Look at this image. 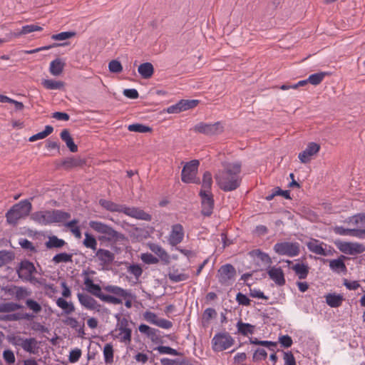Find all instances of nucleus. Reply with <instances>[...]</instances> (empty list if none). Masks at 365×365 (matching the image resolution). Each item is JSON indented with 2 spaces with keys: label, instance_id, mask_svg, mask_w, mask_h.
Returning a JSON list of instances; mask_svg holds the SVG:
<instances>
[{
  "label": "nucleus",
  "instance_id": "obj_1",
  "mask_svg": "<svg viewBox=\"0 0 365 365\" xmlns=\"http://www.w3.org/2000/svg\"><path fill=\"white\" fill-rule=\"evenodd\" d=\"M223 169L215 174V180L219 187L225 192H230L237 189L241 184L240 176L242 163L239 161L224 163Z\"/></svg>",
  "mask_w": 365,
  "mask_h": 365
},
{
  "label": "nucleus",
  "instance_id": "obj_2",
  "mask_svg": "<svg viewBox=\"0 0 365 365\" xmlns=\"http://www.w3.org/2000/svg\"><path fill=\"white\" fill-rule=\"evenodd\" d=\"M32 205L28 200H24L14 205L6 214L9 224L15 225L18 221L27 217L31 212Z\"/></svg>",
  "mask_w": 365,
  "mask_h": 365
},
{
  "label": "nucleus",
  "instance_id": "obj_3",
  "mask_svg": "<svg viewBox=\"0 0 365 365\" xmlns=\"http://www.w3.org/2000/svg\"><path fill=\"white\" fill-rule=\"evenodd\" d=\"M90 227L98 233L105 235V237L111 242H122L125 240L123 234L117 232L110 226L98 221H91Z\"/></svg>",
  "mask_w": 365,
  "mask_h": 365
},
{
  "label": "nucleus",
  "instance_id": "obj_4",
  "mask_svg": "<svg viewBox=\"0 0 365 365\" xmlns=\"http://www.w3.org/2000/svg\"><path fill=\"white\" fill-rule=\"evenodd\" d=\"M84 285L86 289L91 294L100 299L101 301L113 304H121V302L113 296L110 294H105L102 292L103 287L100 285L93 283V281L89 277L84 278Z\"/></svg>",
  "mask_w": 365,
  "mask_h": 365
},
{
  "label": "nucleus",
  "instance_id": "obj_5",
  "mask_svg": "<svg viewBox=\"0 0 365 365\" xmlns=\"http://www.w3.org/2000/svg\"><path fill=\"white\" fill-rule=\"evenodd\" d=\"M273 250L279 255L294 257L299 255L300 252V245L297 242H277L274 245Z\"/></svg>",
  "mask_w": 365,
  "mask_h": 365
},
{
  "label": "nucleus",
  "instance_id": "obj_6",
  "mask_svg": "<svg viewBox=\"0 0 365 365\" xmlns=\"http://www.w3.org/2000/svg\"><path fill=\"white\" fill-rule=\"evenodd\" d=\"M197 160H192L187 163L182 170L181 179L185 183H199L200 180L196 178L197 168L199 166Z\"/></svg>",
  "mask_w": 365,
  "mask_h": 365
},
{
  "label": "nucleus",
  "instance_id": "obj_7",
  "mask_svg": "<svg viewBox=\"0 0 365 365\" xmlns=\"http://www.w3.org/2000/svg\"><path fill=\"white\" fill-rule=\"evenodd\" d=\"M233 344L234 339L227 332L217 333L212 339V349L215 351L226 350Z\"/></svg>",
  "mask_w": 365,
  "mask_h": 365
},
{
  "label": "nucleus",
  "instance_id": "obj_8",
  "mask_svg": "<svg viewBox=\"0 0 365 365\" xmlns=\"http://www.w3.org/2000/svg\"><path fill=\"white\" fill-rule=\"evenodd\" d=\"M193 130L207 135H217L223 131V126L220 122L206 123L200 122L195 125Z\"/></svg>",
  "mask_w": 365,
  "mask_h": 365
},
{
  "label": "nucleus",
  "instance_id": "obj_9",
  "mask_svg": "<svg viewBox=\"0 0 365 365\" xmlns=\"http://www.w3.org/2000/svg\"><path fill=\"white\" fill-rule=\"evenodd\" d=\"M36 272V269L31 262L24 259L22 260L17 268V273L19 278L30 281L32 279V275Z\"/></svg>",
  "mask_w": 365,
  "mask_h": 365
},
{
  "label": "nucleus",
  "instance_id": "obj_10",
  "mask_svg": "<svg viewBox=\"0 0 365 365\" xmlns=\"http://www.w3.org/2000/svg\"><path fill=\"white\" fill-rule=\"evenodd\" d=\"M236 270L233 265L226 264L220 267L217 272L218 281L222 284H227L235 278Z\"/></svg>",
  "mask_w": 365,
  "mask_h": 365
},
{
  "label": "nucleus",
  "instance_id": "obj_11",
  "mask_svg": "<svg viewBox=\"0 0 365 365\" xmlns=\"http://www.w3.org/2000/svg\"><path fill=\"white\" fill-rule=\"evenodd\" d=\"M201 197L202 215L209 217L212 214L214 208V199L210 192H205L204 190H200L199 193Z\"/></svg>",
  "mask_w": 365,
  "mask_h": 365
},
{
  "label": "nucleus",
  "instance_id": "obj_12",
  "mask_svg": "<svg viewBox=\"0 0 365 365\" xmlns=\"http://www.w3.org/2000/svg\"><path fill=\"white\" fill-rule=\"evenodd\" d=\"M327 246L325 243L316 239H312L307 243V247L310 252L322 256H328L332 254L331 247H329V250H327Z\"/></svg>",
  "mask_w": 365,
  "mask_h": 365
},
{
  "label": "nucleus",
  "instance_id": "obj_13",
  "mask_svg": "<svg viewBox=\"0 0 365 365\" xmlns=\"http://www.w3.org/2000/svg\"><path fill=\"white\" fill-rule=\"evenodd\" d=\"M184 228L181 224H175L171 227L168 241L171 246H177L183 240Z\"/></svg>",
  "mask_w": 365,
  "mask_h": 365
},
{
  "label": "nucleus",
  "instance_id": "obj_14",
  "mask_svg": "<svg viewBox=\"0 0 365 365\" xmlns=\"http://www.w3.org/2000/svg\"><path fill=\"white\" fill-rule=\"evenodd\" d=\"M320 150V145L316 143H309L306 148L299 153L298 158L302 163H308L312 157Z\"/></svg>",
  "mask_w": 365,
  "mask_h": 365
},
{
  "label": "nucleus",
  "instance_id": "obj_15",
  "mask_svg": "<svg viewBox=\"0 0 365 365\" xmlns=\"http://www.w3.org/2000/svg\"><path fill=\"white\" fill-rule=\"evenodd\" d=\"M103 290L112 294L114 297L117 298L123 303V299L131 297V291L125 289L116 285L108 284L103 286Z\"/></svg>",
  "mask_w": 365,
  "mask_h": 365
},
{
  "label": "nucleus",
  "instance_id": "obj_16",
  "mask_svg": "<svg viewBox=\"0 0 365 365\" xmlns=\"http://www.w3.org/2000/svg\"><path fill=\"white\" fill-rule=\"evenodd\" d=\"M123 208V214L130 217L145 221H150L152 220V216L150 214L145 212L139 207H127L125 205Z\"/></svg>",
  "mask_w": 365,
  "mask_h": 365
},
{
  "label": "nucleus",
  "instance_id": "obj_17",
  "mask_svg": "<svg viewBox=\"0 0 365 365\" xmlns=\"http://www.w3.org/2000/svg\"><path fill=\"white\" fill-rule=\"evenodd\" d=\"M77 297L80 304L87 309L98 312L101 310V305L92 297L83 293H78Z\"/></svg>",
  "mask_w": 365,
  "mask_h": 365
},
{
  "label": "nucleus",
  "instance_id": "obj_18",
  "mask_svg": "<svg viewBox=\"0 0 365 365\" xmlns=\"http://www.w3.org/2000/svg\"><path fill=\"white\" fill-rule=\"evenodd\" d=\"M51 217V210H43L32 213L31 218L41 225H48L52 224Z\"/></svg>",
  "mask_w": 365,
  "mask_h": 365
},
{
  "label": "nucleus",
  "instance_id": "obj_19",
  "mask_svg": "<svg viewBox=\"0 0 365 365\" xmlns=\"http://www.w3.org/2000/svg\"><path fill=\"white\" fill-rule=\"evenodd\" d=\"M267 274L278 286H282L285 284L284 272L281 267H270L267 270Z\"/></svg>",
  "mask_w": 365,
  "mask_h": 365
},
{
  "label": "nucleus",
  "instance_id": "obj_20",
  "mask_svg": "<svg viewBox=\"0 0 365 365\" xmlns=\"http://www.w3.org/2000/svg\"><path fill=\"white\" fill-rule=\"evenodd\" d=\"M96 256L100 261V264L103 267L110 264L115 259L113 253L104 249L98 250Z\"/></svg>",
  "mask_w": 365,
  "mask_h": 365
},
{
  "label": "nucleus",
  "instance_id": "obj_21",
  "mask_svg": "<svg viewBox=\"0 0 365 365\" xmlns=\"http://www.w3.org/2000/svg\"><path fill=\"white\" fill-rule=\"evenodd\" d=\"M99 204L101 207H103L104 209H106L108 211L112 212H121L123 213L124 206L125 205L122 204H117L115 202H113L112 201L105 200V199H101L99 200Z\"/></svg>",
  "mask_w": 365,
  "mask_h": 365
},
{
  "label": "nucleus",
  "instance_id": "obj_22",
  "mask_svg": "<svg viewBox=\"0 0 365 365\" xmlns=\"http://www.w3.org/2000/svg\"><path fill=\"white\" fill-rule=\"evenodd\" d=\"M52 224L65 223L71 217V214L61 210H51Z\"/></svg>",
  "mask_w": 365,
  "mask_h": 365
},
{
  "label": "nucleus",
  "instance_id": "obj_23",
  "mask_svg": "<svg viewBox=\"0 0 365 365\" xmlns=\"http://www.w3.org/2000/svg\"><path fill=\"white\" fill-rule=\"evenodd\" d=\"M65 66V62L57 58L50 63L49 72L53 76H60L63 73Z\"/></svg>",
  "mask_w": 365,
  "mask_h": 365
},
{
  "label": "nucleus",
  "instance_id": "obj_24",
  "mask_svg": "<svg viewBox=\"0 0 365 365\" xmlns=\"http://www.w3.org/2000/svg\"><path fill=\"white\" fill-rule=\"evenodd\" d=\"M344 256L341 255V257L329 261L330 269L336 273L346 272L347 271L346 264L344 262Z\"/></svg>",
  "mask_w": 365,
  "mask_h": 365
},
{
  "label": "nucleus",
  "instance_id": "obj_25",
  "mask_svg": "<svg viewBox=\"0 0 365 365\" xmlns=\"http://www.w3.org/2000/svg\"><path fill=\"white\" fill-rule=\"evenodd\" d=\"M61 140L65 142L69 150L72 153L78 151V146L75 144L71 134L67 129H64L60 134Z\"/></svg>",
  "mask_w": 365,
  "mask_h": 365
},
{
  "label": "nucleus",
  "instance_id": "obj_26",
  "mask_svg": "<svg viewBox=\"0 0 365 365\" xmlns=\"http://www.w3.org/2000/svg\"><path fill=\"white\" fill-rule=\"evenodd\" d=\"M325 298L327 304L332 308H337L340 307L344 300L342 295L335 293L328 294L326 295Z\"/></svg>",
  "mask_w": 365,
  "mask_h": 365
},
{
  "label": "nucleus",
  "instance_id": "obj_27",
  "mask_svg": "<svg viewBox=\"0 0 365 365\" xmlns=\"http://www.w3.org/2000/svg\"><path fill=\"white\" fill-rule=\"evenodd\" d=\"M138 71L143 78H150L154 73V67L150 62L141 63L138 68Z\"/></svg>",
  "mask_w": 365,
  "mask_h": 365
},
{
  "label": "nucleus",
  "instance_id": "obj_28",
  "mask_svg": "<svg viewBox=\"0 0 365 365\" xmlns=\"http://www.w3.org/2000/svg\"><path fill=\"white\" fill-rule=\"evenodd\" d=\"M41 84L47 90H63L65 83L55 79H43Z\"/></svg>",
  "mask_w": 365,
  "mask_h": 365
},
{
  "label": "nucleus",
  "instance_id": "obj_29",
  "mask_svg": "<svg viewBox=\"0 0 365 365\" xmlns=\"http://www.w3.org/2000/svg\"><path fill=\"white\" fill-rule=\"evenodd\" d=\"M334 232L336 234L340 235H349V236H353V237H356L358 238L361 237V229H348V228H344L341 226H339V227H336L334 228Z\"/></svg>",
  "mask_w": 365,
  "mask_h": 365
},
{
  "label": "nucleus",
  "instance_id": "obj_30",
  "mask_svg": "<svg viewBox=\"0 0 365 365\" xmlns=\"http://www.w3.org/2000/svg\"><path fill=\"white\" fill-rule=\"evenodd\" d=\"M119 333L114 336L115 339H118L119 341L125 344H130L132 339V329L130 328L121 329Z\"/></svg>",
  "mask_w": 365,
  "mask_h": 365
},
{
  "label": "nucleus",
  "instance_id": "obj_31",
  "mask_svg": "<svg viewBox=\"0 0 365 365\" xmlns=\"http://www.w3.org/2000/svg\"><path fill=\"white\" fill-rule=\"evenodd\" d=\"M21 348L26 352L36 354L38 349V341L35 338L25 339Z\"/></svg>",
  "mask_w": 365,
  "mask_h": 365
},
{
  "label": "nucleus",
  "instance_id": "obj_32",
  "mask_svg": "<svg viewBox=\"0 0 365 365\" xmlns=\"http://www.w3.org/2000/svg\"><path fill=\"white\" fill-rule=\"evenodd\" d=\"M292 269L294 271L299 279H304L309 274V267L303 263H297L292 267Z\"/></svg>",
  "mask_w": 365,
  "mask_h": 365
},
{
  "label": "nucleus",
  "instance_id": "obj_33",
  "mask_svg": "<svg viewBox=\"0 0 365 365\" xmlns=\"http://www.w3.org/2000/svg\"><path fill=\"white\" fill-rule=\"evenodd\" d=\"M309 82L307 79L302 80L298 81L297 83H291V82H287L285 83L282 84L281 86H277L274 87H272V88H277V89H282V90H289V89H297L299 87H304L307 85H309Z\"/></svg>",
  "mask_w": 365,
  "mask_h": 365
},
{
  "label": "nucleus",
  "instance_id": "obj_34",
  "mask_svg": "<svg viewBox=\"0 0 365 365\" xmlns=\"http://www.w3.org/2000/svg\"><path fill=\"white\" fill-rule=\"evenodd\" d=\"M66 242L63 239H59L56 235L48 237V241L46 242L45 245L47 249L61 248L63 247Z\"/></svg>",
  "mask_w": 365,
  "mask_h": 365
},
{
  "label": "nucleus",
  "instance_id": "obj_35",
  "mask_svg": "<svg viewBox=\"0 0 365 365\" xmlns=\"http://www.w3.org/2000/svg\"><path fill=\"white\" fill-rule=\"evenodd\" d=\"M168 277L169 279L174 283L186 281L189 279V275L187 274L178 273V269L170 270L168 274Z\"/></svg>",
  "mask_w": 365,
  "mask_h": 365
},
{
  "label": "nucleus",
  "instance_id": "obj_36",
  "mask_svg": "<svg viewBox=\"0 0 365 365\" xmlns=\"http://www.w3.org/2000/svg\"><path fill=\"white\" fill-rule=\"evenodd\" d=\"M77 33L75 31H63L58 34H52L51 38L57 41H66L75 37Z\"/></svg>",
  "mask_w": 365,
  "mask_h": 365
},
{
  "label": "nucleus",
  "instance_id": "obj_37",
  "mask_svg": "<svg viewBox=\"0 0 365 365\" xmlns=\"http://www.w3.org/2000/svg\"><path fill=\"white\" fill-rule=\"evenodd\" d=\"M237 331L243 336H247L249 334H252L255 331V326L248 324L244 323L242 321H239L237 323Z\"/></svg>",
  "mask_w": 365,
  "mask_h": 365
},
{
  "label": "nucleus",
  "instance_id": "obj_38",
  "mask_svg": "<svg viewBox=\"0 0 365 365\" xmlns=\"http://www.w3.org/2000/svg\"><path fill=\"white\" fill-rule=\"evenodd\" d=\"M282 0H265L266 6L264 13L267 16H272L281 4Z\"/></svg>",
  "mask_w": 365,
  "mask_h": 365
},
{
  "label": "nucleus",
  "instance_id": "obj_39",
  "mask_svg": "<svg viewBox=\"0 0 365 365\" xmlns=\"http://www.w3.org/2000/svg\"><path fill=\"white\" fill-rule=\"evenodd\" d=\"M250 255L252 257L258 258L259 260H261L262 262L264 263L265 264H270L272 263V259L269 255L262 252L259 249L251 251L250 252Z\"/></svg>",
  "mask_w": 365,
  "mask_h": 365
},
{
  "label": "nucleus",
  "instance_id": "obj_40",
  "mask_svg": "<svg viewBox=\"0 0 365 365\" xmlns=\"http://www.w3.org/2000/svg\"><path fill=\"white\" fill-rule=\"evenodd\" d=\"M31 32H34V29H33V24H29V25H25L24 26H22L21 29L20 31H14V32H9L8 33V36L9 37V41H11V39L13 38V37H19L22 35H26V34H30Z\"/></svg>",
  "mask_w": 365,
  "mask_h": 365
},
{
  "label": "nucleus",
  "instance_id": "obj_41",
  "mask_svg": "<svg viewBox=\"0 0 365 365\" xmlns=\"http://www.w3.org/2000/svg\"><path fill=\"white\" fill-rule=\"evenodd\" d=\"M56 304L58 307L61 308L64 310L65 313L67 314H71V312H74L75 307L71 302H68L66 299L63 298L59 297L56 300Z\"/></svg>",
  "mask_w": 365,
  "mask_h": 365
},
{
  "label": "nucleus",
  "instance_id": "obj_42",
  "mask_svg": "<svg viewBox=\"0 0 365 365\" xmlns=\"http://www.w3.org/2000/svg\"><path fill=\"white\" fill-rule=\"evenodd\" d=\"M212 185V175L209 171H206L203 174L202 189L200 190H204L205 192H210Z\"/></svg>",
  "mask_w": 365,
  "mask_h": 365
},
{
  "label": "nucleus",
  "instance_id": "obj_43",
  "mask_svg": "<svg viewBox=\"0 0 365 365\" xmlns=\"http://www.w3.org/2000/svg\"><path fill=\"white\" fill-rule=\"evenodd\" d=\"M53 131V128L51 125H46L44 130L39 132L31 136L29 139L30 142H34L39 139H43L50 135Z\"/></svg>",
  "mask_w": 365,
  "mask_h": 365
},
{
  "label": "nucleus",
  "instance_id": "obj_44",
  "mask_svg": "<svg viewBox=\"0 0 365 365\" xmlns=\"http://www.w3.org/2000/svg\"><path fill=\"white\" fill-rule=\"evenodd\" d=\"M327 75V73L326 72L314 73L309 75V76L307 78V81L309 84L316 86L319 84Z\"/></svg>",
  "mask_w": 365,
  "mask_h": 365
},
{
  "label": "nucleus",
  "instance_id": "obj_45",
  "mask_svg": "<svg viewBox=\"0 0 365 365\" xmlns=\"http://www.w3.org/2000/svg\"><path fill=\"white\" fill-rule=\"evenodd\" d=\"M68 45H70V42H68V41H66L63 43H53L52 44H50L48 46H45L39 47V48H35L33 50L27 51L26 53L31 54V53H38L39 51H44V50H48V49H51L53 48H56V47H58V46H68Z\"/></svg>",
  "mask_w": 365,
  "mask_h": 365
},
{
  "label": "nucleus",
  "instance_id": "obj_46",
  "mask_svg": "<svg viewBox=\"0 0 365 365\" xmlns=\"http://www.w3.org/2000/svg\"><path fill=\"white\" fill-rule=\"evenodd\" d=\"M72 257L73 256L71 254L61 252L53 256L52 262H53L55 264H59L61 262H72Z\"/></svg>",
  "mask_w": 365,
  "mask_h": 365
},
{
  "label": "nucleus",
  "instance_id": "obj_47",
  "mask_svg": "<svg viewBox=\"0 0 365 365\" xmlns=\"http://www.w3.org/2000/svg\"><path fill=\"white\" fill-rule=\"evenodd\" d=\"M103 356L106 364H111L113 361V348L110 344H106L103 349Z\"/></svg>",
  "mask_w": 365,
  "mask_h": 365
},
{
  "label": "nucleus",
  "instance_id": "obj_48",
  "mask_svg": "<svg viewBox=\"0 0 365 365\" xmlns=\"http://www.w3.org/2000/svg\"><path fill=\"white\" fill-rule=\"evenodd\" d=\"M22 307L14 302L0 304V312H11L21 309Z\"/></svg>",
  "mask_w": 365,
  "mask_h": 365
},
{
  "label": "nucleus",
  "instance_id": "obj_49",
  "mask_svg": "<svg viewBox=\"0 0 365 365\" xmlns=\"http://www.w3.org/2000/svg\"><path fill=\"white\" fill-rule=\"evenodd\" d=\"M199 103L198 100H189V99H182L179 101V105L182 108V111H185L191 108H193L197 106Z\"/></svg>",
  "mask_w": 365,
  "mask_h": 365
},
{
  "label": "nucleus",
  "instance_id": "obj_50",
  "mask_svg": "<svg viewBox=\"0 0 365 365\" xmlns=\"http://www.w3.org/2000/svg\"><path fill=\"white\" fill-rule=\"evenodd\" d=\"M251 344H256V345H261L264 347H267L269 350L274 351L277 344V342H273L271 341H260L257 339H254L250 340Z\"/></svg>",
  "mask_w": 365,
  "mask_h": 365
},
{
  "label": "nucleus",
  "instance_id": "obj_51",
  "mask_svg": "<svg viewBox=\"0 0 365 365\" xmlns=\"http://www.w3.org/2000/svg\"><path fill=\"white\" fill-rule=\"evenodd\" d=\"M129 131L145 133L151 131V128L140 123H134L128 125Z\"/></svg>",
  "mask_w": 365,
  "mask_h": 365
},
{
  "label": "nucleus",
  "instance_id": "obj_52",
  "mask_svg": "<svg viewBox=\"0 0 365 365\" xmlns=\"http://www.w3.org/2000/svg\"><path fill=\"white\" fill-rule=\"evenodd\" d=\"M83 245L85 247L91 248L93 250H96L97 248V241L96 238L88 232L85 234Z\"/></svg>",
  "mask_w": 365,
  "mask_h": 365
},
{
  "label": "nucleus",
  "instance_id": "obj_53",
  "mask_svg": "<svg viewBox=\"0 0 365 365\" xmlns=\"http://www.w3.org/2000/svg\"><path fill=\"white\" fill-rule=\"evenodd\" d=\"M335 245L337 248L343 253L351 255V246L352 242H342L340 240L335 241Z\"/></svg>",
  "mask_w": 365,
  "mask_h": 365
},
{
  "label": "nucleus",
  "instance_id": "obj_54",
  "mask_svg": "<svg viewBox=\"0 0 365 365\" xmlns=\"http://www.w3.org/2000/svg\"><path fill=\"white\" fill-rule=\"evenodd\" d=\"M108 69L110 73H119L123 71V66L118 60L114 59L109 62Z\"/></svg>",
  "mask_w": 365,
  "mask_h": 365
},
{
  "label": "nucleus",
  "instance_id": "obj_55",
  "mask_svg": "<svg viewBox=\"0 0 365 365\" xmlns=\"http://www.w3.org/2000/svg\"><path fill=\"white\" fill-rule=\"evenodd\" d=\"M26 305L34 314H38L42 309L41 304L32 299H26Z\"/></svg>",
  "mask_w": 365,
  "mask_h": 365
},
{
  "label": "nucleus",
  "instance_id": "obj_56",
  "mask_svg": "<svg viewBox=\"0 0 365 365\" xmlns=\"http://www.w3.org/2000/svg\"><path fill=\"white\" fill-rule=\"evenodd\" d=\"M158 350L161 354H170L173 356H178L180 353L175 349L166 346H159L154 349Z\"/></svg>",
  "mask_w": 365,
  "mask_h": 365
},
{
  "label": "nucleus",
  "instance_id": "obj_57",
  "mask_svg": "<svg viewBox=\"0 0 365 365\" xmlns=\"http://www.w3.org/2000/svg\"><path fill=\"white\" fill-rule=\"evenodd\" d=\"M128 272L134 275L136 279H138L143 274V269L139 264H133L128 267Z\"/></svg>",
  "mask_w": 365,
  "mask_h": 365
},
{
  "label": "nucleus",
  "instance_id": "obj_58",
  "mask_svg": "<svg viewBox=\"0 0 365 365\" xmlns=\"http://www.w3.org/2000/svg\"><path fill=\"white\" fill-rule=\"evenodd\" d=\"M12 259V255L6 250L0 251V267L5 265Z\"/></svg>",
  "mask_w": 365,
  "mask_h": 365
},
{
  "label": "nucleus",
  "instance_id": "obj_59",
  "mask_svg": "<svg viewBox=\"0 0 365 365\" xmlns=\"http://www.w3.org/2000/svg\"><path fill=\"white\" fill-rule=\"evenodd\" d=\"M236 301L240 305L250 306L251 300L244 294L238 292L236 295Z\"/></svg>",
  "mask_w": 365,
  "mask_h": 365
},
{
  "label": "nucleus",
  "instance_id": "obj_60",
  "mask_svg": "<svg viewBox=\"0 0 365 365\" xmlns=\"http://www.w3.org/2000/svg\"><path fill=\"white\" fill-rule=\"evenodd\" d=\"M141 259L143 262L148 264H156L158 262V259L150 253L142 254Z\"/></svg>",
  "mask_w": 365,
  "mask_h": 365
},
{
  "label": "nucleus",
  "instance_id": "obj_61",
  "mask_svg": "<svg viewBox=\"0 0 365 365\" xmlns=\"http://www.w3.org/2000/svg\"><path fill=\"white\" fill-rule=\"evenodd\" d=\"M21 247L27 250H30L31 252H36V247L33 245V243L27 239H20L19 242Z\"/></svg>",
  "mask_w": 365,
  "mask_h": 365
},
{
  "label": "nucleus",
  "instance_id": "obj_62",
  "mask_svg": "<svg viewBox=\"0 0 365 365\" xmlns=\"http://www.w3.org/2000/svg\"><path fill=\"white\" fill-rule=\"evenodd\" d=\"M81 356V350L80 349H75L71 351L69 354V361L71 363L77 362Z\"/></svg>",
  "mask_w": 365,
  "mask_h": 365
},
{
  "label": "nucleus",
  "instance_id": "obj_63",
  "mask_svg": "<svg viewBox=\"0 0 365 365\" xmlns=\"http://www.w3.org/2000/svg\"><path fill=\"white\" fill-rule=\"evenodd\" d=\"M351 255L361 254L365 251V246L357 242H352Z\"/></svg>",
  "mask_w": 365,
  "mask_h": 365
},
{
  "label": "nucleus",
  "instance_id": "obj_64",
  "mask_svg": "<svg viewBox=\"0 0 365 365\" xmlns=\"http://www.w3.org/2000/svg\"><path fill=\"white\" fill-rule=\"evenodd\" d=\"M284 365H296V360L291 351L284 353Z\"/></svg>",
  "mask_w": 365,
  "mask_h": 365
}]
</instances>
